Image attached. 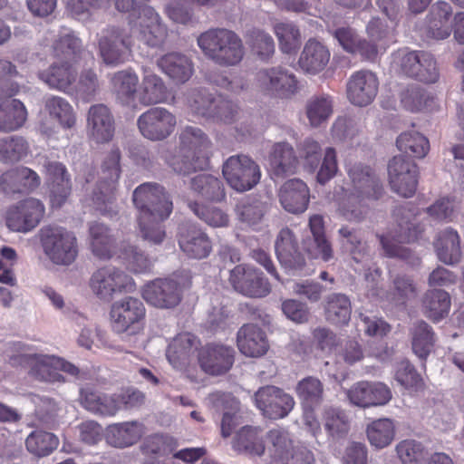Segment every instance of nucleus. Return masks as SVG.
<instances>
[{
	"mask_svg": "<svg viewBox=\"0 0 464 464\" xmlns=\"http://www.w3.org/2000/svg\"><path fill=\"white\" fill-rule=\"evenodd\" d=\"M301 406L321 405L324 397V385L314 377H306L300 381L295 388Z\"/></svg>",
	"mask_w": 464,
	"mask_h": 464,
	"instance_id": "5fc2aeb1",
	"label": "nucleus"
},
{
	"mask_svg": "<svg viewBox=\"0 0 464 464\" xmlns=\"http://www.w3.org/2000/svg\"><path fill=\"white\" fill-rule=\"evenodd\" d=\"M109 315L114 333L136 334L144 328L146 308L139 298L126 296L111 304Z\"/></svg>",
	"mask_w": 464,
	"mask_h": 464,
	"instance_id": "1a4fd4ad",
	"label": "nucleus"
},
{
	"mask_svg": "<svg viewBox=\"0 0 464 464\" xmlns=\"http://www.w3.org/2000/svg\"><path fill=\"white\" fill-rule=\"evenodd\" d=\"M233 449L239 453L261 456L265 452V444L259 436V430L250 426L243 427L233 440Z\"/></svg>",
	"mask_w": 464,
	"mask_h": 464,
	"instance_id": "ea45409f",
	"label": "nucleus"
},
{
	"mask_svg": "<svg viewBox=\"0 0 464 464\" xmlns=\"http://www.w3.org/2000/svg\"><path fill=\"white\" fill-rule=\"evenodd\" d=\"M143 76L139 92V101L145 106L163 103L168 101L169 92L163 80L149 68H143Z\"/></svg>",
	"mask_w": 464,
	"mask_h": 464,
	"instance_id": "2f4dec72",
	"label": "nucleus"
},
{
	"mask_svg": "<svg viewBox=\"0 0 464 464\" xmlns=\"http://www.w3.org/2000/svg\"><path fill=\"white\" fill-rule=\"evenodd\" d=\"M389 27L380 17H372L366 25V33L370 39L381 45L392 42L397 26L392 24Z\"/></svg>",
	"mask_w": 464,
	"mask_h": 464,
	"instance_id": "338daca9",
	"label": "nucleus"
},
{
	"mask_svg": "<svg viewBox=\"0 0 464 464\" xmlns=\"http://www.w3.org/2000/svg\"><path fill=\"white\" fill-rule=\"evenodd\" d=\"M220 96H214L204 88L194 89L188 92L187 102L193 113L209 118Z\"/></svg>",
	"mask_w": 464,
	"mask_h": 464,
	"instance_id": "8fccbe9b",
	"label": "nucleus"
},
{
	"mask_svg": "<svg viewBox=\"0 0 464 464\" xmlns=\"http://www.w3.org/2000/svg\"><path fill=\"white\" fill-rule=\"evenodd\" d=\"M410 334L413 353L419 358L425 360L430 353L435 342L431 326L424 321H418L411 328Z\"/></svg>",
	"mask_w": 464,
	"mask_h": 464,
	"instance_id": "a19ab883",
	"label": "nucleus"
},
{
	"mask_svg": "<svg viewBox=\"0 0 464 464\" xmlns=\"http://www.w3.org/2000/svg\"><path fill=\"white\" fill-rule=\"evenodd\" d=\"M120 160V150H111L102 165L100 179L92 196V201L96 208L102 215L111 218L118 214L115 191L121 176Z\"/></svg>",
	"mask_w": 464,
	"mask_h": 464,
	"instance_id": "0eeeda50",
	"label": "nucleus"
},
{
	"mask_svg": "<svg viewBox=\"0 0 464 464\" xmlns=\"http://www.w3.org/2000/svg\"><path fill=\"white\" fill-rule=\"evenodd\" d=\"M12 347L18 353L10 356L9 362L12 365L28 367L30 375L39 381L64 382L63 374L58 372L57 356L32 353L31 349L22 343H14Z\"/></svg>",
	"mask_w": 464,
	"mask_h": 464,
	"instance_id": "6e6552de",
	"label": "nucleus"
},
{
	"mask_svg": "<svg viewBox=\"0 0 464 464\" xmlns=\"http://www.w3.org/2000/svg\"><path fill=\"white\" fill-rule=\"evenodd\" d=\"M160 71L176 83L187 82L194 73V64L190 58L179 52H170L157 61Z\"/></svg>",
	"mask_w": 464,
	"mask_h": 464,
	"instance_id": "cd10ccee",
	"label": "nucleus"
},
{
	"mask_svg": "<svg viewBox=\"0 0 464 464\" xmlns=\"http://www.w3.org/2000/svg\"><path fill=\"white\" fill-rule=\"evenodd\" d=\"M91 247L94 256L101 259H109L112 256L114 238L110 229L100 223H92L89 227Z\"/></svg>",
	"mask_w": 464,
	"mask_h": 464,
	"instance_id": "79ce46f5",
	"label": "nucleus"
},
{
	"mask_svg": "<svg viewBox=\"0 0 464 464\" xmlns=\"http://www.w3.org/2000/svg\"><path fill=\"white\" fill-rule=\"evenodd\" d=\"M396 452L402 464H422L429 454L420 441L412 439L400 441L396 446Z\"/></svg>",
	"mask_w": 464,
	"mask_h": 464,
	"instance_id": "4d7b16f0",
	"label": "nucleus"
},
{
	"mask_svg": "<svg viewBox=\"0 0 464 464\" xmlns=\"http://www.w3.org/2000/svg\"><path fill=\"white\" fill-rule=\"evenodd\" d=\"M347 174L353 183V196L360 201L377 200L383 195V186L370 166L354 163L347 169Z\"/></svg>",
	"mask_w": 464,
	"mask_h": 464,
	"instance_id": "a211bd4d",
	"label": "nucleus"
},
{
	"mask_svg": "<svg viewBox=\"0 0 464 464\" xmlns=\"http://www.w3.org/2000/svg\"><path fill=\"white\" fill-rule=\"evenodd\" d=\"M420 51H409L402 49L393 55V63L401 72L415 80H426L430 74L418 73L416 68L419 66Z\"/></svg>",
	"mask_w": 464,
	"mask_h": 464,
	"instance_id": "680f3d73",
	"label": "nucleus"
},
{
	"mask_svg": "<svg viewBox=\"0 0 464 464\" xmlns=\"http://www.w3.org/2000/svg\"><path fill=\"white\" fill-rule=\"evenodd\" d=\"M453 8L446 1L435 3L426 16L424 34L427 39L444 40L452 32Z\"/></svg>",
	"mask_w": 464,
	"mask_h": 464,
	"instance_id": "b1692460",
	"label": "nucleus"
},
{
	"mask_svg": "<svg viewBox=\"0 0 464 464\" xmlns=\"http://www.w3.org/2000/svg\"><path fill=\"white\" fill-rule=\"evenodd\" d=\"M237 346L247 357H261L269 348L266 333L256 324H245L237 333Z\"/></svg>",
	"mask_w": 464,
	"mask_h": 464,
	"instance_id": "a878e982",
	"label": "nucleus"
},
{
	"mask_svg": "<svg viewBox=\"0 0 464 464\" xmlns=\"http://www.w3.org/2000/svg\"><path fill=\"white\" fill-rule=\"evenodd\" d=\"M268 169L275 180L287 176L290 166V149L286 143H276L268 160Z\"/></svg>",
	"mask_w": 464,
	"mask_h": 464,
	"instance_id": "13d9d810",
	"label": "nucleus"
},
{
	"mask_svg": "<svg viewBox=\"0 0 464 464\" xmlns=\"http://www.w3.org/2000/svg\"><path fill=\"white\" fill-rule=\"evenodd\" d=\"M228 282L233 289L250 298H262L271 292V285L264 274L250 266L237 265L229 272Z\"/></svg>",
	"mask_w": 464,
	"mask_h": 464,
	"instance_id": "2eb2a0df",
	"label": "nucleus"
},
{
	"mask_svg": "<svg viewBox=\"0 0 464 464\" xmlns=\"http://www.w3.org/2000/svg\"><path fill=\"white\" fill-rule=\"evenodd\" d=\"M378 89L377 75L370 70H359L352 73L347 82V98L356 106H367L375 99Z\"/></svg>",
	"mask_w": 464,
	"mask_h": 464,
	"instance_id": "6ab92c4d",
	"label": "nucleus"
},
{
	"mask_svg": "<svg viewBox=\"0 0 464 464\" xmlns=\"http://www.w3.org/2000/svg\"><path fill=\"white\" fill-rule=\"evenodd\" d=\"M389 182L393 192L403 198L412 197L418 187L417 164L403 156H394L388 164Z\"/></svg>",
	"mask_w": 464,
	"mask_h": 464,
	"instance_id": "dca6fc26",
	"label": "nucleus"
},
{
	"mask_svg": "<svg viewBox=\"0 0 464 464\" xmlns=\"http://www.w3.org/2000/svg\"><path fill=\"white\" fill-rule=\"evenodd\" d=\"M89 287L99 299L110 301L114 295L135 292L136 284L131 276L120 268L105 266L92 274Z\"/></svg>",
	"mask_w": 464,
	"mask_h": 464,
	"instance_id": "9d476101",
	"label": "nucleus"
},
{
	"mask_svg": "<svg viewBox=\"0 0 464 464\" xmlns=\"http://www.w3.org/2000/svg\"><path fill=\"white\" fill-rule=\"evenodd\" d=\"M399 229L394 232L390 231L386 235L380 237V242L384 250L385 256L389 257H398L411 264L418 263L420 259L415 257L413 253L408 247L401 246L403 243H411L420 238L423 232L420 225L412 224L410 221L398 224Z\"/></svg>",
	"mask_w": 464,
	"mask_h": 464,
	"instance_id": "ddd939ff",
	"label": "nucleus"
},
{
	"mask_svg": "<svg viewBox=\"0 0 464 464\" xmlns=\"http://www.w3.org/2000/svg\"><path fill=\"white\" fill-rule=\"evenodd\" d=\"M289 402L290 397L275 386L261 387L255 393L256 406L264 416L272 420L285 417L288 414Z\"/></svg>",
	"mask_w": 464,
	"mask_h": 464,
	"instance_id": "393cba45",
	"label": "nucleus"
},
{
	"mask_svg": "<svg viewBox=\"0 0 464 464\" xmlns=\"http://www.w3.org/2000/svg\"><path fill=\"white\" fill-rule=\"evenodd\" d=\"M352 313L350 299L343 294L330 295L324 304L325 319L336 325H345L349 323Z\"/></svg>",
	"mask_w": 464,
	"mask_h": 464,
	"instance_id": "4c0bfd02",
	"label": "nucleus"
},
{
	"mask_svg": "<svg viewBox=\"0 0 464 464\" xmlns=\"http://www.w3.org/2000/svg\"><path fill=\"white\" fill-rule=\"evenodd\" d=\"M208 400L217 410L223 411L221 434L229 437L238 425L239 401L231 392L216 391L209 394Z\"/></svg>",
	"mask_w": 464,
	"mask_h": 464,
	"instance_id": "c85d7f7f",
	"label": "nucleus"
},
{
	"mask_svg": "<svg viewBox=\"0 0 464 464\" xmlns=\"http://www.w3.org/2000/svg\"><path fill=\"white\" fill-rule=\"evenodd\" d=\"M346 396L352 404L369 408L388 403L392 399V392L382 382L361 381L346 391Z\"/></svg>",
	"mask_w": 464,
	"mask_h": 464,
	"instance_id": "aec40b11",
	"label": "nucleus"
},
{
	"mask_svg": "<svg viewBox=\"0 0 464 464\" xmlns=\"http://www.w3.org/2000/svg\"><path fill=\"white\" fill-rule=\"evenodd\" d=\"M45 107L52 118L56 119L64 129H72L76 117L72 105L63 98L53 96L46 101Z\"/></svg>",
	"mask_w": 464,
	"mask_h": 464,
	"instance_id": "6e6d98bb",
	"label": "nucleus"
},
{
	"mask_svg": "<svg viewBox=\"0 0 464 464\" xmlns=\"http://www.w3.org/2000/svg\"><path fill=\"white\" fill-rule=\"evenodd\" d=\"M329 60L328 48L320 42L310 39L301 53L298 64L306 72L317 73L325 68Z\"/></svg>",
	"mask_w": 464,
	"mask_h": 464,
	"instance_id": "473e14b6",
	"label": "nucleus"
},
{
	"mask_svg": "<svg viewBox=\"0 0 464 464\" xmlns=\"http://www.w3.org/2000/svg\"><path fill=\"white\" fill-rule=\"evenodd\" d=\"M323 422L326 432L334 439L344 438L350 430L349 418L339 408H325L323 411Z\"/></svg>",
	"mask_w": 464,
	"mask_h": 464,
	"instance_id": "49530a36",
	"label": "nucleus"
},
{
	"mask_svg": "<svg viewBox=\"0 0 464 464\" xmlns=\"http://www.w3.org/2000/svg\"><path fill=\"white\" fill-rule=\"evenodd\" d=\"M46 174L50 182L51 204L53 208H61L72 191L70 176L65 166L60 162H48Z\"/></svg>",
	"mask_w": 464,
	"mask_h": 464,
	"instance_id": "bb28decb",
	"label": "nucleus"
},
{
	"mask_svg": "<svg viewBox=\"0 0 464 464\" xmlns=\"http://www.w3.org/2000/svg\"><path fill=\"white\" fill-rule=\"evenodd\" d=\"M40 184L39 175L24 166L12 168L0 176V190L5 195L29 194Z\"/></svg>",
	"mask_w": 464,
	"mask_h": 464,
	"instance_id": "5701e85b",
	"label": "nucleus"
},
{
	"mask_svg": "<svg viewBox=\"0 0 464 464\" xmlns=\"http://www.w3.org/2000/svg\"><path fill=\"white\" fill-rule=\"evenodd\" d=\"M395 379L406 389L417 391L423 385L421 376L418 373L415 367L407 360L398 363Z\"/></svg>",
	"mask_w": 464,
	"mask_h": 464,
	"instance_id": "774afa93",
	"label": "nucleus"
},
{
	"mask_svg": "<svg viewBox=\"0 0 464 464\" xmlns=\"http://www.w3.org/2000/svg\"><path fill=\"white\" fill-rule=\"evenodd\" d=\"M434 248L438 258L445 264L452 265L460 260V237L458 232L450 227L439 233Z\"/></svg>",
	"mask_w": 464,
	"mask_h": 464,
	"instance_id": "72a5a7b5",
	"label": "nucleus"
},
{
	"mask_svg": "<svg viewBox=\"0 0 464 464\" xmlns=\"http://www.w3.org/2000/svg\"><path fill=\"white\" fill-rule=\"evenodd\" d=\"M27 117L26 109L22 102L16 99L0 103V131L9 132L21 128Z\"/></svg>",
	"mask_w": 464,
	"mask_h": 464,
	"instance_id": "e433bc0d",
	"label": "nucleus"
},
{
	"mask_svg": "<svg viewBox=\"0 0 464 464\" xmlns=\"http://www.w3.org/2000/svg\"><path fill=\"white\" fill-rule=\"evenodd\" d=\"M142 297L155 307L171 308L181 301V290L175 280L157 278L144 286Z\"/></svg>",
	"mask_w": 464,
	"mask_h": 464,
	"instance_id": "412c9836",
	"label": "nucleus"
},
{
	"mask_svg": "<svg viewBox=\"0 0 464 464\" xmlns=\"http://www.w3.org/2000/svg\"><path fill=\"white\" fill-rule=\"evenodd\" d=\"M57 437L43 430H34L25 440V446L29 452L38 457L51 454L58 446Z\"/></svg>",
	"mask_w": 464,
	"mask_h": 464,
	"instance_id": "864d4df0",
	"label": "nucleus"
},
{
	"mask_svg": "<svg viewBox=\"0 0 464 464\" xmlns=\"http://www.w3.org/2000/svg\"><path fill=\"white\" fill-rule=\"evenodd\" d=\"M220 96H214L204 88L194 89L188 92L187 102L193 113L209 118Z\"/></svg>",
	"mask_w": 464,
	"mask_h": 464,
	"instance_id": "09e8293b",
	"label": "nucleus"
},
{
	"mask_svg": "<svg viewBox=\"0 0 464 464\" xmlns=\"http://www.w3.org/2000/svg\"><path fill=\"white\" fill-rule=\"evenodd\" d=\"M81 401L85 409L101 415L113 416L119 411L118 403L113 396H108L91 388L81 390Z\"/></svg>",
	"mask_w": 464,
	"mask_h": 464,
	"instance_id": "c9c22d12",
	"label": "nucleus"
},
{
	"mask_svg": "<svg viewBox=\"0 0 464 464\" xmlns=\"http://www.w3.org/2000/svg\"><path fill=\"white\" fill-rule=\"evenodd\" d=\"M122 258L128 270L134 274L151 271L152 261L137 246H128L122 251Z\"/></svg>",
	"mask_w": 464,
	"mask_h": 464,
	"instance_id": "0e129e2a",
	"label": "nucleus"
},
{
	"mask_svg": "<svg viewBox=\"0 0 464 464\" xmlns=\"http://www.w3.org/2000/svg\"><path fill=\"white\" fill-rule=\"evenodd\" d=\"M135 34L148 46L161 47L166 43L168 29L152 7H143L142 15L138 20L131 19L128 29L111 26L102 31L98 48L103 63L115 66L128 60Z\"/></svg>",
	"mask_w": 464,
	"mask_h": 464,
	"instance_id": "f257e3e1",
	"label": "nucleus"
},
{
	"mask_svg": "<svg viewBox=\"0 0 464 464\" xmlns=\"http://www.w3.org/2000/svg\"><path fill=\"white\" fill-rule=\"evenodd\" d=\"M190 187L207 200L221 202L226 198L223 182L212 175L199 174L192 178Z\"/></svg>",
	"mask_w": 464,
	"mask_h": 464,
	"instance_id": "58836bf2",
	"label": "nucleus"
},
{
	"mask_svg": "<svg viewBox=\"0 0 464 464\" xmlns=\"http://www.w3.org/2000/svg\"><path fill=\"white\" fill-rule=\"evenodd\" d=\"M45 214L43 202L34 198H27L8 208L5 225L13 232L28 233L34 230Z\"/></svg>",
	"mask_w": 464,
	"mask_h": 464,
	"instance_id": "f8f14e48",
	"label": "nucleus"
},
{
	"mask_svg": "<svg viewBox=\"0 0 464 464\" xmlns=\"http://www.w3.org/2000/svg\"><path fill=\"white\" fill-rule=\"evenodd\" d=\"M305 109L310 124L318 127L332 115L333 100L326 94L314 96L307 102Z\"/></svg>",
	"mask_w": 464,
	"mask_h": 464,
	"instance_id": "3c124183",
	"label": "nucleus"
},
{
	"mask_svg": "<svg viewBox=\"0 0 464 464\" xmlns=\"http://www.w3.org/2000/svg\"><path fill=\"white\" fill-rule=\"evenodd\" d=\"M145 432V426L138 420L111 424L106 429L107 442L116 448H126L137 443Z\"/></svg>",
	"mask_w": 464,
	"mask_h": 464,
	"instance_id": "7c9ffc66",
	"label": "nucleus"
},
{
	"mask_svg": "<svg viewBox=\"0 0 464 464\" xmlns=\"http://www.w3.org/2000/svg\"><path fill=\"white\" fill-rule=\"evenodd\" d=\"M222 173L227 184L238 192L250 190L261 178L259 166L246 155L229 157L223 164Z\"/></svg>",
	"mask_w": 464,
	"mask_h": 464,
	"instance_id": "9b49d317",
	"label": "nucleus"
},
{
	"mask_svg": "<svg viewBox=\"0 0 464 464\" xmlns=\"http://www.w3.org/2000/svg\"><path fill=\"white\" fill-rule=\"evenodd\" d=\"M415 294L416 287L412 278L406 275H397L392 279V289L385 294V299L394 304H405Z\"/></svg>",
	"mask_w": 464,
	"mask_h": 464,
	"instance_id": "052dcab7",
	"label": "nucleus"
},
{
	"mask_svg": "<svg viewBox=\"0 0 464 464\" xmlns=\"http://www.w3.org/2000/svg\"><path fill=\"white\" fill-rule=\"evenodd\" d=\"M211 141L199 128L186 126L179 134L178 154L166 156V161L179 174L203 170L209 165Z\"/></svg>",
	"mask_w": 464,
	"mask_h": 464,
	"instance_id": "7ed1b4c3",
	"label": "nucleus"
},
{
	"mask_svg": "<svg viewBox=\"0 0 464 464\" xmlns=\"http://www.w3.org/2000/svg\"><path fill=\"white\" fill-rule=\"evenodd\" d=\"M366 435L372 446L383 449L394 440L395 425L389 418L372 420L367 425Z\"/></svg>",
	"mask_w": 464,
	"mask_h": 464,
	"instance_id": "37998d69",
	"label": "nucleus"
},
{
	"mask_svg": "<svg viewBox=\"0 0 464 464\" xmlns=\"http://www.w3.org/2000/svg\"><path fill=\"white\" fill-rule=\"evenodd\" d=\"M100 87L96 72L92 69L83 70L78 81H74L70 94H75L83 102H91Z\"/></svg>",
	"mask_w": 464,
	"mask_h": 464,
	"instance_id": "bf43d9fd",
	"label": "nucleus"
},
{
	"mask_svg": "<svg viewBox=\"0 0 464 464\" xmlns=\"http://www.w3.org/2000/svg\"><path fill=\"white\" fill-rule=\"evenodd\" d=\"M87 133L98 144L110 142L115 133V121L111 110L102 103L92 105L87 113Z\"/></svg>",
	"mask_w": 464,
	"mask_h": 464,
	"instance_id": "4be33fe9",
	"label": "nucleus"
},
{
	"mask_svg": "<svg viewBox=\"0 0 464 464\" xmlns=\"http://www.w3.org/2000/svg\"><path fill=\"white\" fill-rule=\"evenodd\" d=\"M29 153L26 140L18 135L8 136L0 140V160L4 162H17Z\"/></svg>",
	"mask_w": 464,
	"mask_h": 464,
	"instance_id": "603ef678",
	"label": "nucleus"
},
{
	"mask_svg": "<svg viewBox=\"0 0 464 464\" xmlns=\"http://www.w3.org/2000/svg\"><path fill=\"white\" fill-rule=\"evenodd\" d=\"M38 235L43 251L53 264L68 266L76 260L79 247L73 232L61 226L48 225Z\"/></svg>",
	"mask_w": 464,
	"mask_h": 464,
	"instance_id": "423d86ee",
	"label": "nucleus"
},
{
	"mask_svg": "<svg viewBox=\"0 0 464 464\" xmlns=\"http://www.w3.org/2000/svg\"><path fill=\"white\" fill-rule=\"evenodd\" d=\"M82 48L81 40L73 34L61 36L53 45L56 57L63 60L53 63L39 72V78L50 87L70 93L76 77L74 64Z\"/></svg>",
	"mask_w": 464,
	"mask_h": 464,
	"instance_id": "20e7f679",
	"label": "nucleus"
},
{
	"mask_svg": "<svg viewBox=\"0 0 464 464\" xmlns=\"http://www.w3.org/2000/svg\"><path fill=\"white\" fill-rule=\"evenodd\" d=\"M425 315L433 322L445 317L450 308V297L448 292L440 289L429 290L423 299Z\"/></svg>",
	"mask_w": 464,
	"mask_h": 464,
	"instance_id": "c03bdc74",
	"label": "nucleus"
},
{
	"mask_svg": "<svg viewBox=\"0 0 464 464\" xmlns=\"http://www.w3.org/2000/svg\"><path fill=\"white\" fill-rule=\"evenodd\" d=\"M132 201L138 210L136 220L141 237L155 245L162 243L166 237L163 222L173 210L172 200L164 187L143 183L133 191Z\"/></svg>",
	"mask_w": 464,
	"mask_h": 464,
	"instance_id": "f03ea898",
	"label": "nucleus"
},
{
	"mask_svg": "<svg viewBox=\"0 0 464 464\" xmlns=\"http://www.w3.org/2000/svg\"><path fill=\"white\" fill-rule=\"evenodd\" d=\"M138 83L139 77L132 69L119 71L111 78V85L117 99L127 106L134 102Z\"/></svg>",
	"mask_w": 464,
	"mask_h": 464,
	"instance_id": "f704fd0d",
	"label": "nucleus"
},
{
	"mask_svg": "<svg viewBox=\"0 0 464 464\" xmlns=\"http://www.w3.org/2000/svg\"><path fill=\"white\" fill-rule=\"evenodd\" d=\"M233 347L218 343H210L198 352V361L204 372L212 376L227 373L235 362Z\"/></svg>",
	"mask_w": 464,
	"mask_h": 464,
	"instance_id": "f3484780",
	"label": "nucleus"
},
{
	"mask_svg": "<svg viewBox=\"0 0 464 464\" xmlns=\"http://www.w3.org/2000/svg\"><path fill=\"white\" fill-rule=\"evenodd\" d=\"M177 126L176 116L163 107H152L137 119V127L145 139L161 141L168 139Z\"/></svg>",
	"mask_w": 464,
	"mask_h": 464,
	"instance_id": "4468645a",
	"label": "nucleus"
},
{
	"mask_svg": "<svg viewBox=\"0 0 464 464\" xmlns=\"http://www.w3.org/2000/svg\"><path fill=\"white\" fill-rule=\"evenodd\" d=\"M194 336L189 333L178 334L169 344L166 355L174 367L184 364L194 346Z\"/></svg>",
	"mask_w": 464,
	"mask_h": 464,
	"instance_id": "de8ad7c7",
	"label": "nucleus"
},
{
	"mask_svg": "<svg viewBox=\"0 0 464 464\" xmlns=\"http://www.w3.org/2000/svg\"><path fill=\"white\" fill-rule=\"evenodd\" d=\"M189 208L197 217L210 227H222L228 224V216L218 208L202 205L198 202L189 203Z\"/></svg>",
	"mask_w": 464,
	"mask_h": 464,
	"instance_id": "69168bd1",
	"label": "nucleus"
},
{
	"mask_svg": "<svg viewBox=\"0 0 464 464\" xmlns=\"http://www.w3.org/2000/svg\"><path fill=\"white\" fill-rule=\"evenodd\" d=\"M178 447V441L171 436L154 434L144 440L141 450L149 455L166 456L173 453Z\"/></svg>",
	"mask_w": 464,
	"mask_h": 464,
	"instance_id": "e2e57ef3",
	"label": "nucleus"
},
{
	"mask_svg": "<svg viewBox=\"0 0 464 464\" xmlns=\"http://www.w3.org/2000/svg\"><path fill=\"white\" fill-rule=\"evenodd\" d=\"M198 45L204 55L220 66H233L244 57L241 38L226 28H212L199 34Z\"/></svg>",
	"mask_w": 464,
	"mask_h": 464,
	"instance_id": "39448f33",
	"label": "nucleus"
},
{
	"mask_svg": "<svg viewBox=\"0 0 464 464\" xmlns=\"http://www.w3.org/2000/svg\"><path fill=\"white\" fill-rule=\"evenodd\" d=\"M396 145L401 152L417 159L424 158L430 150L429 140L414 130L401 133L396 140Z\"/></svg>",
	"mask_w": 464,
	"mask_h": 464,
	"instance_id": "a18cd8bd",
	"label": "nucleus"
},
{
	"mask_svg": "<svg viewBox=\"0 0 464 464\" xmlns=\"http://www.w3.org/2000/svg\"><path fill=\"white\" fill-rule=\"evenodd\" d=\"M180 249L191 258L202 259L212 251V242L208 235L195 226H189L179 236Z\"/></svg>",
	"mask_w": 464,
	"mask_h": 464,
	"instance_id": "c756f323",
	"label": "nucleus"
}]
</instances>
